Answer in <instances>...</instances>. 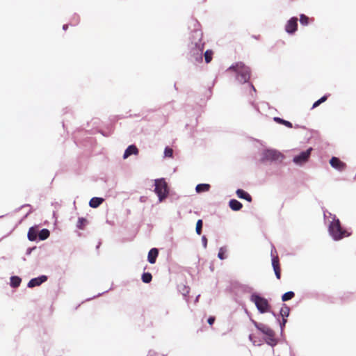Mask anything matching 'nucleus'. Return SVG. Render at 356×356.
I'll list each match as a JSON object with an SVG mask.
<instances>
[{"label": "nucleus", "instance_id": "nucleus-1", "mask_svg": "<svg viewBox=\"0 0 356 356\" xmlns=\"http://www.w3.org/2000/svg\"><path fill=\"white\" fill-rule=\"evenodd\" d=\"M193 40L189 47V54L196 61L202 60V51L204 48V42H202V33L201 31L195 30L193 33Z\"/></svg>", "mask_w": 356, "mask_h": 356}, {"label": "nucleus", "instance_id": "nucleus-2", "mask_svg": "<svg viewBox=\"0 0 356 356\" xmlns=\"http://www.w3.org/2000/svg\"><path fill=\"white\" fill-rule=\"evenodd\" d=\"M329 232L332 238L336 240H341L344 237L350 236L347 230L342 228L339 219L334 218L329 226Z\"/></svg>", "mask_w": 356, "mask_h": 356}, {"label": "nucleus", "instance_id": "nucleus-3", "mask_svg": "<svg viewBox=\"0 0 356 356\" xmlns=\"http://www.w3.org/2000/svg\"><path fill=\"white\" fill-rule=\"evenodd\" d=\"M228 70H232L237 74V79L241 83H245L250 79V68L243 63H237L231 66Z\"/></svg>", "mask_w": 356, "mask_h": 356}, {"label": "nucleus", "instance_id": "nucleus-4", "mask_svg": "<svg viewBox=\"0 0 356 356\" xmlns=\"http://www.w3.org/2000/svg\"><path fill=\"white\" fill-rule=\"evenodd\" d=\"M154 192L158 195L159 202L163 201L168 197L169 190L168 184L164 179L155 180Z\"/></svg>", "mask_w": 356, "mask_h": 356}, {"label": "nucleus", "instance_id": "nucleus-5", "mask_svg": "<svg viewBox=\"0 0 356 356\" xmlns=\"http://www.w3.org/2000/svg\"><path fill=\"white\" fill-rule=\"evenodd\" d=\"M250 300L255 304L257 308L261 313L269 312L270 305L266 298L261 297L257 294H252Z\"/></svg>", "mask_w": 356, "mask_h": 356}, {"label": "nucleus", "instance_id": "nucleus-6", "mask_svg": "<svg viewBox=\"0 0 356 356\" xmlns=\"http://www.w3.org/2000/svg\"><path fill=\"white\" fill-rule=\"evenodd\" d=\"M283 158L282 154L275 149H268L264 153V159L267 161H279Z\"/></svg>", "mask_w": 356, "mask_h": 356}, {"label": "nucleus", "instance_id": "nucleus-7", "mask_svg": "<svg viewBox=\"0 0 356 356\" xmlns=\"http://www.w3.org/2000/svg\"><path fill=\"white\" fill-rule=\"evenodd\" d=\"M312 150V148L310 147L307 150L301 152L299 155L296 156L293 158V162L298 165H302L306 163L310 156Z\"/></svg>", "mask_w": 356, "mask_h": 356}, {"label": "nucleus", "instance_id": "nucleus-8", "mask_svg": "<svg viewBox=\"0 0 356 356\" xmlns=\"http://www.w3.org/2000/svg\"><path fill=\"white\" fill-rule=\"evenodd\" d=\"M298 29V18L296 17H291L285 25V31L289 33H294Z\"/></svg>", "mask_w": 356, "mask_h": 356}, {"label": "nucleus", "instance_id": "nucleus-9", "mask_svg": "<svg viewBox=\"0 0 356 356\" xmlns=\"http://www.w3.org/2000/svg\"><path fill=\"white\" fill-rule=\"evenodd\" d=\"M330 164L332 168L339 171H343L346 168V164L335 156L331 158Z\"/></svg>", "mask_w": 356, "mask_h": 356}, {"label": "nucleus", "instance_id": "nucleus-10", "mask_svg": "<svg viewBox=\"0 0 356 356\" xmlns=\"http://www.w3.org/2000/svg\"><path fill=\"white\" fill-rule=\"evenodd\" d=\"M47 277L45 275H42L36 278H33L29 282L28 286L29 288H33L37 286H40L42 283L47 281Z\"/></svg>", "mask_w": 356, "mask_h": 356}, {"label": "nucleus", "instance_id": "nucleus-11", "mask_svg": "<svg viewBox=\"0 0 356 356\" xmlns=\"http://www.w3.org/2000/svg\"><path fill=\"white\" fill-rule=\"evenodd\" d=\"M272 265L273 267V270L275 271V274L276 275V277L280 280L281 277V268L280 266V261L277 256L274 257L272 259Z\"/></svg>", "mask_w": 356, "mask_h": 356}, {"label": "nucleus", "instance_id": "nucleus-12", "mask_svg": "<svg viewBox=\"0 0 356 356\" xmlns=\"http://www.w3.org/2000/svg\"><path fill=\"white\" fill-rule=\"evenodd\" d=\"M138 154V149L134 145H129L125 150L123 158L127 159L129 156L134 154L137 155Z\"/></svg>", "mask_w": 356, "mask_h": 356}, {"label": "nucleus", "instance_id": "nucleus-13", "mask_svg": "<svg viewBox=\"0 0 356 356\" xmlns=\"http://www.w3.org/2000/svg\"><path fill=\"white\" fill-rule=\"evenodd\" d=\"M159 255V250L156 248H152L148 252L147 259L150 264H154Z\"/></svg>", "mask_w": 356, "mask_h": 356}, {"label": "nucleus", "instance_id": "nucleus-14", "mask_svg": "<svg viewBox=\"0 0 356 356\" xmlns=\"http://www.w3.org/2000/svg\"><path fill=\"white\" fill-rule=\"evenodd\" d=\"M27 236L29 240L31 241H35L38 236V228L36 227H32L29 228Z\"/></svg>", "mask_w": 356, "mask_h": 356}, {"label": "nucleus", "instance_id": "nucleus-15", "mask_svg": "<svg viewBox=\"0 0 356 356\" xmlns=\"http://www.w3.org/2000/svg\"><path fill=\"white\" fill-rule=\"evenodd\" d=\"M236 195L239 198L245 199L248 202H252V197L247 192L242 189H238L236 191Z\"/></svg>", "mask_w": 356, "mask_h": 356}, {"label": "nucleus", "instance_id": "nucleus-16", "mask_svg": "<svg viewBox=\"0 0 356 356\" xmlns=\"http://www.w3.org/2000/svg\"><path fill=\"white\" fill-rule=\"evenodd\" d=\"M229 205L233 211H239L243 207L242 204L235 199L231 200Z\"/></svg>", "mask_w": 356, "mask_h": 356}, {"label": "nucleus", "instance_id": "nucleus-17", "mask_svg": "<svg viewBox=\"0 0 356 356\" xmlns=\"http://www.w3.org/2000/svg\"><path fill=\"white\" fill-rule=\"evenodd\" d=\"M104 201V199L102 197H92L90 202L89 205L92 208L98 207Z\"/></svg>", "mask_w": 356, "mask_h": 356}, {"label": "nucleus", "instance_id": "nucleus-18", "mask_svg": "<svg viewBox=\"0 0 356 356\" xmlns=\"http://www.w3.org/2000/svg\"><path fill=\"white\" fill-rule=\"evenodd\" d=\"M210 187V185L208 184H200L196 186L195 190L197 193H202L208 191Z\"/></svg>", "mask_w": 356, "mask_h": 356}, {"label": "nucleus", "instance_id": "nucleus-19", "mask_svg": "<svg viewBox=\"0 0 356 356\" xmlns=\"http://www.w3.org/2000/svg\"><path fill=\"white\" fill-rule=\"evenodd\" d=\"M266 342L271 346H275L277 343V340L275 338V332L270 336H266Z\"/></svg>", "mask_w": 356, "mask_h": 356}, {"label": "nucleus", "instance_id": "nucleus-20", "mask_svg": "<svg viewBox=\"0 0 356 356\" xmlns=\"http://www.w3.org/2000/svg\"><path fill=\"white\" fill-rule=\"evenodd\" d=\"M50 235V232L47 229H43L40 232H38V237L40 240H45L47 239Z\"/></svg>", "mask_w": 356, "mask_h": 356}, {"label": "nucleus", "instance_id": "nucleus-21", "mask_svg": "<svg viewBox=\"0 0 356 356\" xmlns=\"http://www.w3.org/2000/svg\"><path fill=\"white\" fill-rule=\"evenodd\" d=\"M22 282L21 278L17 276H13L10 278V285L13 287H18Z\"/></svg>", "mask_w": 356, "mask_h": 356}, {"label": "nucleus", "instance_id": "nucleus-22", "mask_svg": "<svg viewBox=\"0 0 356 356\" xmlns=\"http://www.w3.org/2000/svg\"><path fill=\"white\" fill-rule=\"evenodd\" d=\"M213 52L212 50H207L204 54V60L207 63H209L213 58Z\"/></svg>", "mask_w": 356, "mask_h": 356}, {"label": "nucleus", "instance_id": "nucleus-23", "mask_svg": "<svg viewBox=\"0 0 356 356\" xmlns=\"http://www.w3.org/2000/svg\"><path fill=\"white\" fill-rule=\"evenodd\" d=\"M295 296V293L293 291H289L283 294L282 296V300L283 302L288 301L292 299Z\"/></svg>", "mask_w": 356, "mask_h": 356}, {"label": "nucleus", "instance_id": "nucleus-24", "mask_svg": "<svg viewBox=\"0 0 356 356\" xmlns=\"http://www.w3.org/2000/svg\"><path fill=\"white\" fill-rule=\"evenodd\" d=\"M141 278L144 283H149L152 280V275L149 273H144Z\"/></svg>", "mask_w": 356, "mask_h": 356}, {"label": "nucleus", "instance_id": "nucleus-25", "mask_svg": "<svg viewBox=\"0 0 356 356\" xmlns=\"http://www.w3.org/2000/svg\"><path fill=\"white\" fill-rule=\"evenodd\" d=\"M310 19L304 14L300 15V24L303 26H307L309 23Z\"/></svg>", "mask_w": 356, "mask_h": 356}, {"label": "nucleus", "instance_id": "nucleus-26", "mask_svg": "<svg viewBox=\"0 0 356 356\" xmlns=\"http://www.w3.org/2000/svg\"><path fill=\"white\" fill-rule=\"evenodd\" d=\"M289 307L284 305L280 310V314L283 318L287 317L289 315Z\"/></svg>", "mask_w": 356, "mask_h": 356}, {"label": "nucleus", "instance_id": "nucleus-27", "mask_svg": "<svg viewBox=\"0 0 356 356\" xmlns=\"http://www.w3.org/2000/svg\"><path fill=\"white\" fill-rule=\"evenodd\" d=\"M327 99V95H324L323 97H322L321 99H319L318 100H317L316 102H315L312 106V108H316L317 106H318L321 104L325 102Z\"/></svg>", "mask_w": 356, "mask_h": 356}, {"label": "nucleus", "instance_id": "nucleus-28", "mask_svg": "<svg viewBox=\"0 0 356 356\" xmlns=\"http://www.w3.org/2000/svg\"><path fill=\"white\" fill-rule=\"evenodd\" d=\"M87 220L86 219L83 218H79L77 222V227L79 229H83L85 227V225L86 223Z\"/></svg>", "mask_w": 356, "mask_h": 356}, {"label": "nucleus", "instance_id": "nucleus-29", "mask_svg": "<svg viewBox=\"0 0 356 356\" xmlns=\"http://www.w3.org/2000/svg\"><path fill=\"white\" fill-rule=\"evenodd\" d=\"M254 325H255L256 327L264 334L265 333L267 328L268 327V326H266L262 323H258L257 322H254Z\"/></svg>", "mask_w": 356, "mask_h": 356}, {"label": "nucleus", "instance_id": "nucleus-30", "mask_svg": "<svg viewBox=\"0 0 356 356\" xmlns=\"http://www.w3.org/2000/svg\"><path fill=\"white\" fill-rule=\"evenodd\" d=\"M202 220L201 219L198 220L196 223V232L198 235H200L202 234Z\"/></svg>", "mask_w": 356, "mask_h": 356}, {"label": "nucleus", "instance_id": "nucleus-31", "mask_svg": "<svg viewBox=\"0 0 356 356\" xmlns=\"http://www.w3.org/2000/svg\"><path fill=\"white\" fill-rule=\"evenodd\" d=\"M226 248H220L218 254V257L220 259L223 260L226 258Z\"/></svg>", "mask_w": 356, "mask_h": 356}, {"label": "nucleus", "instance_id": "nucleus-32", "mask_svg": "<svg viewBox=\"0 0 356 356\" xmlns=\"http://www.w3.org/2000/svg\"><path fill=\"white\" fill-rule=\"evenodd\" d=\"M164 154L165 157L171 158L173 155V149L170 147H165L164 150Z\"/></svg>", "mask_w": 356, "mask_h": 356}, {"label": "nucleus", "instance_id": "nucleus-33", "mask_svg": "<svg viewBox=\"0 0 356 356\" xmlns=\"http://www.w3.org/2000/svg\"><path fill=\"white\" fill-rule=\"evenodd\" d=\"M275 332L271 329L269 327L267 328L266 331L265 332L264 334L266 336H270L272 335V334H273Z\"/></svg>", "mask_w": 356, "mask_h": 356}, {"label": "nucleus", "instance_id": "nucleus-34", "mask_svg": "<svg viewBox=\"0 0 356 356\" xmlns=\"http://www.w3.org/2000/svg\"><path fill=\"white\" fill-rule=\"evenodd\" d=\"M283 124V125H284V126H286V127H288V128H292V127H293L292 124H291L290 122L286 121V120H284V121H283V124Z\"/></svg>", "mask_w": 356, "mask_h": 356}, {"label": "nucleus", "instance_id": "nucleus-35", "mask_svg": "<svg viewBox=\"0 0 356 356\" xmlns=\"http://www.w3.org/2000/svg\"><path fill=\"white\" fill-rule=\"evenodd\" d=\"M274 121L276 122L277 123L282 124L284 120L280 118H279V117H275L274 118Z\"/></svg>", "mask_w": 356, "mask_h": 356}, {"label": "nucleus", "instance_id": "nucleus-36", "mask_svg": "<svg viewBox=\"0 0 356 356\" xmlns=\"http://www.w3.org/2000/svg\"><path fill=\"white\" fill-rule=\"evenodd\" d=\"M274 121L276 122L277 123L282 124L284 120L280 118H279V117H275L274 118Z\"/></svg>", "mask_w": 356, "mask_h": 356}, {"label": "nucleus", "instance_id": "nucleus-37", "mask_svg": "<svg viewBox=\"0 0 356 356\" xmlns=\"http://www.w3.org/2000/svg\"><path fill=\"white\" fill-rule=\"evenodd\" d=\"M216 318L215 317L213 316H210L209 318H208V323L211 325H212L215 321Z\"/></svg>", "mask_w": 356, "mask_h": 356}, {"label": "nucleus", "instance_id": "nucleus-38", "mask_svg": "<svg viewBox=\"0 0 356 356\" xmlns=\"http://www.w3.org/2000/svg\"><path fill=\"white\" fill-rule=\"evenodd\" d=\"M202 241L204 243V247H207V239L205 236H203L202 237Z\"/></svg>", "mask_w": 356, "mask_h": 356}, {"label": "nucleus", "instance_id": "nucleus-39", "mask_svg": "<svg viewBox=\"0 0 356 356\" xmlns=\"http://www.w3.org/2000/svg\"><path fill=\"white\" fill-rule=\"evenodd\" d=\"M147 356H161V355L156 353H149Z\"/></svg>", "mask_w": 356, "mask_h": 356}, {"label": "nucleus", "instance_id": "nucleus-40", "mask_svg": "<svg viewBox=\"0 0 356 356\" xmlns=\"http://www.w3.org/2000/svg\"><path fill=\"white\" fill-rule=\"evenodd\" d=\"M67 28H68V24H65V25H63V30H65V31H66V30L67 29Z\"/></svg>", "mask_w": 356, "mask_h": 356}, {"label": "nucleus", "instance_id": "nucleus-41", "mask_svg": "<svg viewBox=\"0 0 356 356\" xmlns=\"http://www.w3.org/2000/svg\"><path fill=\"white\" fill-rule=\"evenodd\" d=\"M286 319H284V318H283V325H284V324L286 323Z\"/></svg>", "mask_w": 356, "mask_h": 356}]
</instances>
